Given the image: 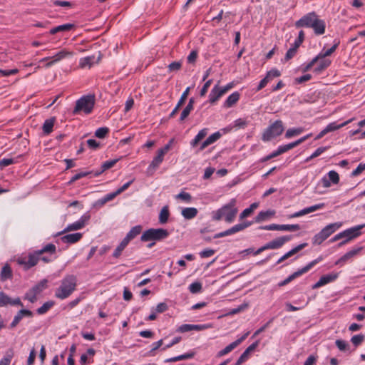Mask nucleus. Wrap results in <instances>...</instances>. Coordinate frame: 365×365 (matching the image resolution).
I'll use <instances>...</instances> for the list:
<instances>
[{
	"instance_id": "nucleus-45",
	"label": "nucleus",
	"mask_w": 365,
	"mask_h": 365,
	"mask_svg": "<svg viewBox=\"0 0 365 365\" xmlns=\"http://www.w3.org/2000/svg\"><path fill=\"white\" fill-rule=\"evenodd\" d=\"M83 228V227L80 225V223L76 221L73 223H71V224H69L66 228H65L63 231L60 232H58L57 234H56L54 236L56 237V236H59L61 235V234L66 232H68V231H73V230H80Z\"/></svg>"
},
{
	"instance_id": "nucleus-30",
	"label": "nucleus",
	"mask_w": 365,
	"mask_h": 365,
	"mask_svg": "<svg viewBox=\"0 0 365 365\" xmlns=\"http://www.w3.org/2000/svg\"><path fill=\"white\" fill-rule=\"evenodd\" d=\"M304 273L302 270V269H298L297 271L294 272L292 274H290L288 277H287L283 281H281L278 283V287H283L291 282L292 280L295 279L296 278L300 277L301 275L304 274Z\"/></svg>"
},
{
	"instance_id": "nucleus-50",
	"label": "nucleus",
	"mask_w": 365,
	"mask_h": 365,
	"mask_svg": "<svg viewBox=\"0 0 365 365\" xmlns=\"http://www.w3.org/2000/svg\"><path fill=\"white\" fill-rule=\"evenodd\" d=\"M248 125V121L243 118L236 119L233 123V127L236 129H245Z\"/></svg>"
},
{
	"instance_id": "nucleus-20",
	"label": "nucleus",
	"mask_w": 365,
	"mask_h": 365,
	"mask_svg": "<svg viewBox=\"0 0 365 365\" xmlns=\"http://www.w3.org/2000/svg\"><path fill=\"white\" fill-rule=\"evenodd\" d=\"M259 341L257 340L255 342L252 343L250 345L245 351L241 354L239 359L237 360L235 365H240L245 361H247L249 358V354L250 352L253 351L259 345Z\"/></svg>"
},
{
	"instance_id": "nucleus-61",
	"label": "nucleus",
	"mask_w": 365,
	"mask_h": 365,
	"mask_svg": "<svg viewBox=\"0 0 365 365\" xmlns=\"http://www.w3.org/2000/svg\"><path fill=\"white\" fill-rule=\"evenodd\" d=\"M335 344L340 351H345L349 347V344L346 341L341 339L336 340Z\"/></svg>"
},
{
	"instance_id": "nucleus-46",
	"label": "nucleus",
	"mask_w": 365,
	"mask_h": 365,
	"mask_svg": "<svg viewBox=\"0 0 365 365\" xmlns=\"http://www.w3.org/2000/svg\"><path fill=\"white\" fill-rule=\"evenodd\" d=\"M95 57L93 56H87L80 60V66L82 68L88 66L91 67L94 63Z\"/></svg>"
},
{
	"instance_id": "nucleus-42",
	"label": "nucleus",
	"mask_w": 365,
	"mask_h": 365,
	"mask_svg": "<svg viewBox=\"0 0 365 365\" xmlns=\"http://www.w3.org/2000/svg\"><path fill=\"white\" fill-rule=\"evenodd\" d=\"M170 212L168 206H164L160 212L159 215V222L160 224H165L169 218Z\"/></svg>"
},
{
	"instance_id": "nucleus-4",
	"label": "nucleus",
	"mask_w": 365,
	"mask_h": 365,
	"mask_svg": "<svg viewBox=\"0 0 365 365\" xmlns=\"http://www.w3.org/2000/svg\"><path fill=\"white\" fill-rule=\"evenodd\" d=\"M76 277L74 275L66 276L55 292V297L59 299H65L70 297L76 287Z\"/></svg>"
},
{
	"instance_id": "nucleus-18",
	"label": "nucleus",
	"mask_w": 365,
	"mask_h": 365,
	"mask_svg": "<svg viewBox=\"0 0 365 365\" xmlns=\"http://www.w3.org/2000/svg\"><path fill=\"white\" fill-rule=\"evenodd\" d=\"M211 327L210 324H182L179 328L178 329V331L182 333L187 332L192 330L195 331H202L206 329H208Z\"/></svg>"
},
{
	"instance_id": "nucleus-7",
	"label": "nucleus",
	"mask_w": 365,
	"mask_h": 365,
	"mask_svg": "<svg viewBox=\"0 0 365 365\" xmlns=\"http://www.w3.org/2000/svg\"><path fill=\"white\" fill-rule=\"evenodd\" d=\"M170 235V232L163 228H150L145 230L140 237L142 242L162 241Z\"/></svg>"
},
{
	"instance_id": "nucleus-14",
	"label": "nucleus",
	"mask_w": 365,
	"mask_h": 365,
	"mask_svg": "<svg viewBox=\"0 0 365 365\" xmlns=\"http://www.w3.org/2000/svg\"><path fill=\"white\" fill-rule=\"evenodd\" d=\"M164 154L163 152L158 150L157 155L153 159L149 166L147 168L146 173L148 175H153L156 169L158 168L160 165L163 163L164 159Z\"/></svg>"
},
{
	"instance_id": "nucleus-36",
	"label": "nucleus",
	"mask_w": 365,
	"mask_h": 365,
	"mask_svg": "<svg viewBox=\"0 0 365 365\" xmlns=\"http://www.w3.org/2000/svg\"><path fill=\"white\" fill-rule=\"evenodd\" d=\"M12 277V270L8 264H6L1 269L0 280L6 281Z\"/></svg>"
},
{
	"instance_id": "nucleus-31",
	"label": "nucleus",
	"mask_w": 365,
	"mask_h": 365,
	"mask_svg": "<svg viewBox=\"0 0 365 365\" xmlns=\"http://www.w3.org/2000/svg\"><path fill=\"white\" fill-rule=\"evenodd\" d=\"M74 26H75L73 24H66L59 25V26H57L51 29L50 30L49 33H50V34L53 35V34H57L58 32L68 31H70L72 29H73Z\"/></svg>"
},
{
	"instance_id": "nucleus-28",
	"label": "nucleus",
	"mask_w": 365,
	"mask_h": 365,
	"mask_svg": "<svg viewBox=\"0 0 365 365\" xmlns=\"http://www.w3.org/2000/svg\"><path fill=\"white\" fill-rule=\"evenodd\" d=\"M142 229L143 227L141 225H135L133 227L124 238L130 242L132 240L140 234Z\"/></svg>"
},
{
	"instance_id": "nucleus-26",
	"label": "nucleus",
	"mask_w": 365,
	"mask_h": 365,
	"mask_svg": "<svg viewBox=\"0 0 365 365\" xmlns=\"http://www.w3.org/2000/svg\"><path fill=\"white\" fill-rule=\"evenodd\" d=\"M119 160V159H113L110 160H107L104 162L101 165V169L100 170H98L93 173V175L95 177L99 176L101 174H102L104 171L113 168L117 162Z\"/></svg>"
},
{
	"instance_id": "nucleus-5",
	"label": "nucleus",
	"mask_w": 365,
	"mask_h": 365,
	"mask_svg": "<svg viewBox=\"0 0 365 365\" xmlns=\"http://www.w3.org/2000/svg\"><path fill=\"white\" fill-rule=\"evenodd\" d=\"M365 227V224L359 225L357 226L352 227L351 228L346 229L343 232H341L334 236L331 239L329 240V242L332 243L336 241H338L341 239H344L341 242L338 244V247H340L345 244H346L350 240L359 237L361 235V230Z\"/></svg>"
},
{
	"instance_id": "nucleus-48",
	"label": "nucleus",
	"mask_w": 365,
	"mask_h": 365,
	"mask_svg": "<svg viewBox=\"0 0 365 365\" xmlns=\"http://www.w3.org/2000/svg\"><path fill=\"white\" fill-rule=\"evenodd\" d=\"M322 259H323V257L319 256L318 258L311 261L306 266H304V267H302L301 269L303 271V272L305 274L308 271H309L314 266H315L317 264L320 262Z\"/></svg>"
},
{
	"instance_id": "nucleus-3",
	"label": "nucleus",
	"mask_w": 365,
	"mask_h": 365,
	"mask_svg": "<svg viewBox=\"0 0 365 365\" xmlns=\"http://www.w3.org/2000/svg\"><path fill=\"white\" fill-rule=\"evenodd\" d=\"M238 212L237 200L232 198L227 204L211 212V218L213 221L224 220L227 223L234 222Z\"/></svg>"
},
{
	"instance_id": "nucleus-58",
	"label": "nucleus",
	"mask_w": 365,
	"mask_h": 365,
	"mask_svg": "<svg viewBox=\"0 0 365 365\" xmlns=\"http://www.w3.org/2000/svg\"><path fill=\"white\" fill-rule=\"evenodd\" d=\"M364 340V335H363L361 334L354 335L351 339V341L355 346H358L359 345H360Z\"/></svg>"
},
{
	"instance_id": "nucleus-39",
	"label": "nucleus",
	"mask_w": 365,
	"mask_h": 365,
	"mask_svg": "<svg viewBox=\"0 0 365 365\" xmlns=\"http://www.w3.org/2000/svg\"><path fill=\"white\" fill-rule=\"evenodd\" d=\"M55 304V302L50 300L43 304L41 307L36 309V313L39 315L46 314Z\"/></svg>"
},
{
	"instance_id": "nucleus-23",
	"label": "nucleus",
	"mask_w": 365,
	"mask_h": 365,
	"mask_svg": "<svg viewBox=\"0 0 365 365\" xmlns=\"http://www.w3.org/2000/svg\"><path fill=\"white\" fill-rule=\"evenodd\" d=\"M83 237L80 232L68 234L61 237V240L64 243L73 244L78 242Z\"/></svg>"
},
{
	"instance_id": "nucleus-63",
	"label": "nucleus",
	"mask_w": 365,
	"mask_h": 365,
	"mask_svg": "<svg viewBox=\"0 0 365 365\" xmlns=\"http://www.w3.org/2000/svg\"><path fill=\"white\" fill-rule=\"evenodd\" d=\"M215 252V250L212 249H205L201 251L199 255L201 258H207L212 256Z\"/></svg>"
},
{
	"instance_id": "nucleus-49",
	"label": "nucleus",
	"mask_w": 365,
	"mask_h": 365,
	"mask_svg": "<svg viewBox=\"0 0 365 365\" xmlns=\"http://www.w3.org/2000/svg\"><path fill=\"white\" fill-rule=\"evenodd\" d=\"M303 132L302 128H290L288 129L285 133L286 138H290L294 136L299 135Z\"/></svg>"
},
{
	"instance_id": "nucleus-22",
	"label": "nucleus",
	"mask_w": 365,
	"mask_h": 365,
	"mask_svg": "<svg viewBox=\"0 0 365 365\" xmlns=\"http://www.w3.org/2000/svg\"><path fill=\"white\" fill-rule=\"evenodd\" d=\"M224 95L218 84L215 85L209 94V102L211 104L215 103L220 98Z\"/></svg>"
},
{
	"instance_id": "nucleus-12",
	"label": "nucleus",
	"mask_w": 365,
	"mask_h": 365,
	"mask_svg": "<svg viewBox=\"0 0 365 365\" xmlns=\"http://www.w3.org/2000/svg\"><path fill=\"white\" fill-rule=\"evenodd\" d=\"M250 331H247L241 337L235 340V341L232 342L227 346H225L223 349L220 350L217 353V356L221 357L222 356H225L232 351L234 349H235L238 345H240L245 339L249 336Z\"/></svg>"
},
{
	"instance_id": "nucleus-35",
	"label": "nucleus",
	"mask_w": 365,
	"mask_h": 365,
	"mask_svg": "<svg viewBox=\"0 0 365 365\" xmlns=\"http://www.w3.org/2000/svg\"><path fill=\"white\" fill-rule=\"evenodd\" d=\"M55 118H51L46 119L42 126L43 133L44 135H49L53 131Z\"/></svg>"
},
{
	"instance_id": "nucleus-11",
	"label": "nucleus",
	"mask_w": 365,
	"mask_h": 365,
	"mask_svg": "<svg viewBox=\"0 0 365 365\" xmlns=\"http://www.w3.org/2000/svg\"><path fill=\"white\" fill-rule=\"evenodd\" d=\"M72 53L66 51L65 50H61L59 52H58L56 55H54L52 57H46L40 60V62L46 61L48 60H51L50 61L47 62L45 65V67L49 68L52 66L54 63L60 61L61 60L63 59L64 58L71 56Z\"/></svg>"
},
{
	"instance_id": "nucleus-25",
	"label": "nucleus",
	"mask_w": 365,
	"mask_h": 365,
	"mask_svg": "<svg viewBox=\"0 0 365 365\" xmlns=\"http://www.w3.org/2000/svg\"><path fill=\"white\" fill-rule=\"evenodd\" d=\"M209 129L207 128L201 129L195 137L190 141V146L195 148L197 144L201 141L208 133Z\"/></svg>"
},
{
	"instance_id": "nucleus-9",
	"label": "nucleus",
	"mask_w": 365,
	"mask_h": 365,
	"mask_svg": "<svg viewBox=\"0 0 365 365\" xmlns=\"http://www.w3.org/2000/svg\"><path fill=\"white\" fill-rule=\"evenodd\" d=\"M284 130L281 120H275L263 132L262 140L264 142L271 140L273 138L280 135Z\"/></svg>"
},
{
	"instance_id": "nucleus-62",
	"label": "nucleus",
	"mask_w": 365,
	"mask_h": 365,
	"mask_svg": "<svg viewBox=\"0 0 365 365\" xmlns=\"http://www.w3.org/2000/svg\"><path fill=\"white\" fill-rule=\"evenodd\" d=\"M91 219V215L88 212L83 214L80 219L78 220V222L80 223V225L84 227L85 225L87 224V222Z\"/></svg>"
},
{
	"instance_id": "nucleus-1",
	"label": "nucleus",
	"mask_w": 365,
	"mask_h": 365,
	"mask_svg": "<svg viewBox=\"0 0 365 365\" xmlns=\"http://www.w3.org/2000/svg\"><path fill=\"white\" fill-rule=\"evenodd\" d=\"M56 247L54 244L48 243L41 249L30 252L27 257H20L16 259L18 264L23 266L24 270H29L36 266L39 260L44 263H50L56 258Z\"/></svg>"
},
{
	"instance_id": "nucleus-56",
	"label": "nucleus",
	"mask_w": 365,
	"mask_h": 365,
	"mask_svg": "<svg viewBox=\"0 0 365 365\" xmlns=\"http://www.w3.org/2000/svg\"><path fill=\"white\" fill-rule=\"evenodd\" d=\"M311 136H312V133L307 134V135H305L304 137H302L301 138L295 140L294 142H292L290 143H288V145H289L290 149H292V148L298 146L299 145H300L303 142H304L306 140H307Z\"/></svg>"
},
{
	"instance_id": "nucleus-41",
	"label": "nucleus",
	"mask_w": 365,
	"mask_h": 365,
	"mask_svg": "<svg viewBox=\"0 0 365 365\" xmlns=\"http://www.w3.org/2000/svg\"><path fill=\"white\" fill-rule=\"evenodd\" d=\"M361 250V247H359L357 249H354L352 250L347 252L336 262V264H338L342 262H346L349 259L355 256Z\"/></svg>"
},
{
	"instance_id": "nucleus-52",
	"label": "nucleus",
	"mask_w": 365,
	"mask_h": 365,
	"mask_svg": "<svg viewBox=\"0 0 365 365\" xmlns=\"http://www.w3.org/2000/svg\"><path fill=\"white\" fill-rule=\"evenodd\" d=\"M93 173V171H86V172H80L78 173H76L71 178V179L70 180L68 183L71 184L82 178L86 177V176L89 175L90 174H92Z\"/></svg>"
},
{
	"instance_id": "nucleus-51",
	"label": "nucleus",
	"mask_w": 365,
	"mask_h": 365,
	"mask_svg": "<svg viewBox=\"0 0 365 365\" xmlns=\"http://www.w3.org/2000/svg\"><path fill=\"white\" fill-rule=\"evenodd\" d=\"M301 229V227L298 224L295 225H281L280 231H289L294 232Z\"/></svg>"
},
{
	"instance_id": "nucleus-27",
	"label": "nucleus",
	"mask_w": 365,
	"mask_h": 365,
	"mask_svg": "<svg viewBox=\"0 0 365 365\" xmlns=\"http://www.w3.org/2000/svg\"><path fill=\"white\" fill-rule=\"evenodd\" d=\"M198 213V210L195 207H185L183 208L181 215L185 220H192L195 218Z\"/></svg>"
},
{
	"instance_id": "nucleus-33",
	"label": "nucleus",
	"mask_w": 365,
	"mask_h": 365,
	"mask_svg": "<svg viewBox=\"0 0 365 365\" xmlns=\"http://www.w3.org/2000/svg\"><path fill=\"white\" fill-rule=\"evenodd\" d=\"M194 103H195L194 99L192 98H191L189 100L187 105L182 110V111L180 114V121H183L190 115V112L193 109Z\"/></svg>"
},
{
	"instance_id": "nucleus-10",
	"label": "nucleus",
	"mask_w": 365,
	"mask_h": 365,
	"mask_svg": "<svg viewBox=\"0 0 365 365\" xmlns=\"http://www.w3.org/2000/svg\"><path fill=\"white\" fill-rule=\"evenodd\" d=\"M48 287V280L43 279L38 282L36 284L32 287L24 296V299L29 301L31 303H34L37 301V296L40 294Z\"/></svg>"
},
{
	"instance_id": "nucleus-44",
	"label": "nucleus",
	"mask_w": 365,
	"mask_h": 365,
	"mask_svg": "<svg viewBox=\"0 0 365 365\" xmlns=\"http://www.w3.org/2000/svg\"><path fill=\"white\" fill-rule=\"evenodd\" d=\"M117 195H118V194L116 190L115 192H110L106 195L103 197L98 200L96 204L99 205H103L106 202L113 200Z\"/></svg>"
},
{
	"instance_id": "nucleus-32",
	"label": "nucleus",
	"mask_w": 365,
	"mask_h": 365,
	"mask_svg": "<svg viewBox=\"0 0 365 365\" xmlns=\"http://www.w3.org/2000/svg\"><path fill=\"white\" fill-rule=\"evenodd\" d=\"M22 158V155H19L16 158H3L0 160V168L3 169L10 165L15 164L20 162V160Z\"/></svg>"
},
{
	"instance_id": "nucleus-19",
	"label": "nucleus",
	"mask_w": 365,
	"mask_h": 365,
	"mask_svg": "<svg viewBox=\"0 0 365 365\" xmlns=\"http://www.w3.org/2000/svg\"><path fill=\"white\" fill-rule=\"evenodd\" d=\"M252 222L246 221L242 223L237 224L232 227L223 231L225 237L233 235L238 232L242 231L247 227L252 225Z\"/></svg>"
},
{
	"instance_id": "nucleus-59",
	"label": "nucleus",
	"mask_w": 365,
	"mask_h": 365,
	"mask_svg": "<svg viewBox=\"0 0 365 365\" xmlns=\"http://www.w3.org/2000/svg\"><path fill=\"white\" fill-rule=\"evenodd\" d=\"M177 199H180L186 202H190L192 200V196L190 193L184 191L180 192L177 196Z\"/></svg>"
},
{
	"instance_id": "nucleus-8",
	"label": "nucleus",
	"mask_w": 365,
	"mask_h": 365,
	"mask_svg": "<svg viewBox=\"0 0 365 365\" xmlns=\"http://www.w3.org/2000/svg\"><path fill=\"white\" fill-rule=\"evenodd\" d=\"M94 105V96H83L76 101L73 114L76 115L81 111H83L86 114H89L92 112Z\"/></svg>"
},
{
	"instance_id": "nucleus-64",
	"label": "nucleus",
	"mask_w": 365,
	"mask_h": 365,
	"mask_svg": "<svg viewBox=\"0 0 365 365\" xmlns=\"http://www.w3.org/2000/svg\"><path fill=\"white\" fill-rule=\"evenodd\" d=\"M364 170H365V163H360L357 166V168L352 171L351 174V177H355L361 173Z\"/></svg>"
},
{
	"instance_id": "nucleus-16",
	"label": "nucleus",
	"mask_w": 365,
	"mask_h": 365,
	"mask_svg": "<svg viewBox=\"0 0 365 365\" xmlns=\"http://www.w3.org/2000/svg\"><path fill=\"white\" fill-rule=\"evenodd\" d=\"M292 238V235H284L275 238L267 242L269 250H277L281 248L287 242Z\"/></svg>"
},
{
	"instance_id": "nucleus-6",
	"label": "nucleus",
	"mask_w": 365,
	"mask_h": 365,
	"mask_svg": "<svg viewBox=\"0 0 365 365\" xmlns=\"http://www.w3.org/2000/svg\"><path fill=\"white\" fill-rule=\"evenodd\" d=\"M342 226V222H337L327 225L319 232L312 238L313 245H321L324 240L329 237L333 233Z\"/></svg>"
},
{
	"instance_id": "nucleus-43",
	"label": "nucleus",
	"mask_w": 365,
	"mask_h": 365,
	"mask_svg": "<svg viewBox=\"0 0 365 365\" xmlns=\"http://www.w3.org/2000/svg\"><path fill=\"white\" fill-rule=\"evenodd\" d=\"M14 356V350L12 349H8L5 356L0 360V365H9Z\"/></svg>"
},
{
	"instance_id": "nucleus-55",
	"label": "nucleus",
	"mask_w": 365,
	"mask_h": 365,
	"mask_svg": "<svg viewBox=\"0 0 365 365\" xmlns=\"http://www.w3.org/2000/svg\"><path fill=\"white\" fill-rule=\"evenodd\" d=\"M329 147H319L318 148L309 158L306 159V161H309L314 158H317L321 154H322L324 151H326Z\"/></svg>"
},
{
	"instance_id": "nucleus-40",
	"label": "nucleus",
	"mask_w": 365,
	"mask_h": 365,
	"mask_svg": "<svg viewBox=\"0 0 365 365\" xmlns=\"http://www.w3.org/2000/svg\"><path fill=\"white\" fill-rule=\"evenodd\" d=\"M129 242L126 240L125 238L120 242V243L118 245L113 253V257L115 258H118L123 252V250L128 245Z\"/></svg>"
},
{
	"instance_id": "nucleus-2",
	"label": "nucleus",
	"mask_w": 365,
	"mask_h": 365,
	"mask_svg": "<svg viewBox=\"0 0 365 365\" xmlns=\"http://www.w3.org/2000/svg\"><path fill=\"white\" fill-rule=\"evenodd\" d=\"M297 28H312L317 36L323 35L326 30V23L319 19L316 12L312 11L304 15L295 22Z\"/></svg>"
},
{
	"instance_id": "nucleus-13",
	"label": "nucleus",
	"mask_w": 365,
	"mask_h": 365,
	"mask_svg": "<svg viewBox=\"0 0 365 365\" xmlns=\"http://www.w3.org/2000/svg\"><path fill=\"white\" fill-rule=\"evenodd\" d=\"M8 305L21 307L24 306L19 297L11 299L4 292H0V307H6Z\"/></svg>"
},
{
	"instance_id": "nucleus-47",
	"label": "nucleus",
	"mask_w": 365,
	"mask_h": 365,
	"mask_svg": "<svg viewBox=\"0 0 365 365\" xmlns=\"http://www.w3.org/2000/svg\"><path fill=\"white\" fill-rule=\"evenodd\" d=\"M281 76V72L277 68H272L270 71H267L264 78L269 82L273 78L279 77Z\"/></svg>"
},
{
	"instance_id": "nucleus-38",
	"label": "nucleus",
	"mask_w": 365,
	"mask_h": 365,
	"mask_svg": "<svg viewBox=\"0 0 365 365\" xmlns=\"http://www.w3.org/2000/svg\"><path fill=\"white\" fill-rule=\"evenodd\" d=\"M275 212L274 210L260 211L255 218L256 222L264 221L268 217L274 215Z\"/></svg>"
},
{
	"instance_id": "nucleus-24",
	"label": "nucleus",
	"mask_w": 365,
	"mask_h": 365,
	"mask_svg": "<svg viewBox=\"0 0 365 365\" xmlns=\"http://www.w3.org/2000/svg\"><path fill=\"white\" fill-rule=\"evenodd\" d=\"M240 94L239 92L235 91V92L232 93L225 101V102L223 103V107L225 108H229L232 107L240 100Z\"/></svg>"
},
{
	"instance_id": "nucleus-54",
	"label": "nucleus",
	"mask_w": 365,
	"mask_h": 365,
	"mask_svg": "<svg viewBox=\"0 0 365 365\" xmlns=\"http://www.w3.org/2000/svg\"><path fill=\"white\" fill-rule=\"evenodd\" d=\"M189 290L192 294H196L202 290V284L199 282H195L190 284Z\"/></svg>"
},
{
	"instance_id": "nucleus-37",
	"label": "nucleus",
	"mask_w": 365,
	"mask_h": 365,
	"mask_svg": "<svg viewBox=\"0 0 365 365\" xmlns=\"http://www.w3.org/2000/svg\"><path fill=\"white\" fill-rule=\"evenodd\" d=\"M194 356H195V352L192 351V352L185 353V354H181V355H179L177 356L167 359L165 361V362H175V361H178L192 359L194 357Z\"/></svg>"
},
{
	"instance_id": "nucleus-21",
	"label": "nucleus",
	"mask_w": 365,
	"mask_h": 365,
	"mask_svg": "<svg viewBox=\"0 0 365 365\" xmlns=\"http://www.w3.org/2000/svg\"><path fill=\"white\" fill-rule=\"evenodd\" d=\"M328 177H329V178H327L326 177H324L322 179V184H323V186L324 187H330L331 182L333 184H337L339 182V175L334 170L329 171L328 173Z\"/></svg>"
},
{
	"instance_id": "nucleus-53",
	"label": "nucleus",
	"mask_w": 365,
	"mask_h": 365,
	"mask_svg": "<svg viewBox=\"0 0 365 365\" xmlns=\"http://www.w3.org/2000/svg\"><path fill=\"white\" fill-rule=\"evenodd\" d=\"M109 133V128L107 127H101L98 128L95 132V136L98 138H104Z\"/></svg>"
},
{
	"instance_id": "nucleus-17",
	"label": "nucleus",
	"mask_w": 365,
	"mask_h": 365,
	"mask_svg": "<svg viewBox=\"0 0 365 365\" xmlns=\"http://www.w3.org/2000/svg\"><path fill=\"white\" fill-rule=\"evenodd\" d=\"M24 317H33L34 313L29 309H22L19 310L17 312V314L14 316L13 321L10 324V329H14V327H16Z\"/></svg>"
},
{
	"instance_id": "nucleus-57",
	"label": "nucleus",
	"mask_w": 365,
	"mask_h": 365,
	"mask_svg": "<svg viewBox=\"0 0 365 365\" xmlns=\"http://www.w3.org/2000/svg\"><path fill=\"white\" fill-rule=\"evenodd\" d=\"M222 135V133L221 131H217L212 135H210L206 140L209 143L210 145L215 143L217 140H218Z\"/></svg>"
},
{
	"instance_id": "nucleus-34",
	"label": "nucleus",
	"mask_w": 365,
	"mask_h": 365,
	"mask_svg": "<svg viewBox=\"0 0 365 365\" xmlns=\"http://www.w3.org/2000/svg\"><path fill=\"white\" fill-rule=\"evenodd\" d=\"M319 60L320 61L319 64L314 69V71L317 74L321 73L323 71L331 65V61L329 59H326L325 58H321Z\"/></svg>"
},
{
	"instance_id": "nucleus-29",
	"label": "nucleus",
	"mask_w": 365,
	"mask_h": 365,
	"mask_svg": "<svg viewBox=\"0 0 365 365\" xmlns=\"http://www.w3.org/2000/svg\"><path fill=\"white\" fill-rule=\"evenodd\" d=\"M354 119L351 118L346 121H344V123L341 124H338L336 122H332L329 123L324 128L326 131L328 133L335 131L346 125H348L349 123H351Z\"/></svg>"
},
{
	"instance_id": "nucleus-60",
	"label": "nucleus",
	"mask_w": 365,
	"mask_h": 365,
	"mask_svg": "<svg viewBox=\"0 0 365 365\" xmlns=\"http://www.w3.org/2000/svg\"><path fill=\"white\" fill-rule=\"evenodd\" d=\"M181 67L182 63L180 61H173L168 65V68L170 72H173L179 71Z\"/></svg>"
},
{
	"instance_id": "nucleus-15",
	"label": "nucleus",
	"mask_w": 365,
	"mask_h": 365,
	"mask_svg": "<svg viewBox=\"0 0 365 365\" xmlns=\"http://www.w3.org/2000/svg\"><path fill=\"white\" fill-rule=\"evenodd\" d=\"M339 277V274L336 272H331L326 275H323L320 277L319 281L314 284L312 287L313 289H318L322 286H324L329 283L335 281Z\"/></svg>"
}]
</instances>
